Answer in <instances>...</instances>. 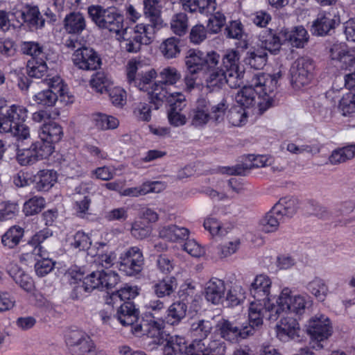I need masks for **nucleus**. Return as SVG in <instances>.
<instances>
[{"label": "nucleus", "mask_w": 355, "mask_h": 355, "mask_svg": "<svg viewBox=\"0 0 355 355\" xmlns=\"http://www.w3.org/2000/svg\"><path fill=\"white\" fill-rule=\"evenodd\" d=\"M94 289L105 291L102 283L101 270L92 272L84 278L83 291H91Z\"/></svg>", "instance_id": "6e6d98bb"}, {"label": "nucleus", "mask_w": 355, "mask_h": 355, "mask_svg": "<svg viewBox=\"0 0 355 355\" xmlns=\"http://www.w3.org/2000/svg\"><path fill=\"white\" fill-rule=\"evenodd\" d=\"M164 322L163 320H142L139 324H136L132 327V331L137 336L146 335L155 339V342L160 343L163 339V329Z\"/></svg>", "instance_id": "4be33fe9"}, {"label": "nucleus", "mask_w": 355, "mask_h": 355, "mask_svg": "<svg viewBox=\"0 0 355 355\" xmlns=\"http://www.w3.org/2000/svg\"><path fill=\"white\" fill-rule=\"evenodd\" d=\"M339 107L344 116L355 114V94L352 92L345 94L340 101Z\"/></svg>", "instance_id": "69168bd1"}, {"label": "nucleus", "mask_w": 355, "mask_h": 355, "mask_svg": "<svg viewBox=\"0 0 355 355\" xmlns=\"http://www.w3.org/2000/svg\"><path fill=\"white\" fill-rule=\"evenodd\" d=\"M42 248H36L35 254L40 257L42 259L37 260L35 263V272L38 276L43 277L50 272L53 268V262L49 258V252L41 254Z\"/></svg>", "instance_id": "603ef678"}, {"label": "nucleus", "mask_w": 355, "mask_h": 355, "mask_svg": "<svg viewBox=\"0 0 355 355\" xmlns=\"http://www.w3.org/2000/svg\"><path fill=\"white\" fill-rule=\"evenodd\" d=\"M280 35L284 37V41H288L296 48H303L309 40V33L302 26H295L291 30L282 29Z\"/></svg>", "instance_id": "393cba45"}, {"label": "nucleus", "mask_w": 355, "mask_h": 355, "mask_svg": "<svg viewBox=\"0 0 355 355\" xmlns=\"http://www.w3.org/2000/svg\"><path fill=\"white\" fill-rule=\"evenodd\" d=\"M51 148L42 146L37 141L32 143L29 148L18 149L17 160L23 166L31 165L38 161L49 158Z\"/></svg>", "instance_id": "aec40b11"}, {"label": "nucleus", "mask_w": 355, "mask_h": 355, "mask_svg": "<svg viewBox=\"0 0 355 355\" xmlns=\"http://www.w3.org/2000/svg\"><path fill=\"white\" fill-rule=\"evenodd\" d=\"M119 259V269L127 275L132 276L141 271L144 259L139 248L127 249L121 254Z\"/></svg>", "instance_id": "a211bd4d"}, {"label": "nucleus", "mask_w": 355, "mask_h": 355, "mask_svg": "<svg viewBox=\"0 0 355 355\" xmlns=\"http://www.w3.org/2000/svg\"><path fill=\"white\" fill-rule=\"evenodd\" d=\"M260 41L264 47L263 49L275 53L280 49L284 37L280 35V32L277 35L270 30H266L260 35Z\"/></svg>", "instance_id": "c03bdc74"}, {"label": "nucleus", "mask_w": 355, "mask_h": 355, "mask_svg": "<svg viewBox=\"0 0 355 355\" xmlns=\"http://www.w3.org/2000/svg\"><path fill=\"white\" fill-rule=\"evenodd\" d=\"M272 209L282 217L290 218L293 217L297 209V202L296 199L291 197H284L281 198L272 207Z\"/></svg>", "instance_id": "58836bf2"}, {"label": "nucleus", "mask_w": 355, "mask_h": 355, "mask_svg": "<svg viewBox=\"0 0 355 355\" xmlns=\"http://www.w3.org/2000/svg\"><path fill=\"white\" fill-rule=\"evenodd\" d=\"M241 245V239L239 237H234L220 244L218 247V256L220 258L230 257L239 250Z\"/></svg>", "instance_id": "864d4df0"}, {"label": "nucleus", "mask_w": 355, "mask_h": 355, "mask_svg": "<svg viewBox=\"0 0 355 355\" xmlns=\"http://www.w3.org/2000/svg\"><path fill=\"white\" fill-rule=\"evenodd\" d=\"M203 226L213 236H222L227 232L222 223L212 216H209L205 219Z\"/></svg>", "instance_id": "0e129e2a"}, {"label": "nucleus", "mask_w": 355, "mask_h": 355, "mask_svg": "<svg viewBox=\"0 0 355 355\" xmlns=\"http://www.w3.org/2000/svg\"><path fill=\"white\" fill-rule=\"evenodd\" d=\"M92 178L103 181L112 180L116 175V168L112 166L97 167L91 171Z\"/></svg>", "instance_id": "774afa93"}, {"label": "nucleus", "mask_w": 355, "mask_h": 355, "mask_svg": "<svg viewBox=\"0 0 355 355\" xmlns=\"http://www.w3.org/2000/svg\"><path fill=\"white\" fill-rule=\"evenodd\" d=\"M158 234L161 239L171 242H178L187 239L189 230L175 225H168L160 226L158 229Z\"/></svg>", "instance_id": "c756f323"}, {"label": "nucleus", "mask_w": 355, "mask_h": 355, "mask_svg": "<svg viewBox=\"0 0 355 355\" xmlns=\"http://www.w3.org/2000/svg\"><path fill=\"white\" fill-rule=\"evenodd\" d=\"M330 13H320L318 18L313 21L311 31L313 35L324 36L333 27V19Z\"/></svg>", "instance_id": "37998d69"}, {"label": "nucleus", "mask_w": 355, "mask_h": 355, "mask_svg": "<svg viewBox=\"0 0 355 355\" xmlns=\"http://www.w3.org/2000/svg\"><path fill=\"white\" fill-rule=\"evenodd\" d=\"M85 26V18L80 12H71L64 19V28L68 33H79Z\"/></svg>", "instance_id": "ea45409f"}, {"label": "nucleus", "mask_w": 355, "mask_h": 355, "mask_svg": "<svg viewBox=\"0 0 355 355\" xmlns=\"http://www.w3.org/2000/svg\"><path fill=\"white\" fill-rule=\"evenodd\" d=\"M112 85L113 82L110 77L103 72L96 73L89 80L91 87L98 94L108 92Z\"/></svg>", "instance_id": "8fccbe9b"}, {"label": "nucleus", "mask_w": 355, "mask_h": 355, "mask_svg": "<svg viewBox=\"0 0 355 355\" xmlns=\"http://www.w3.org/2000/svg\"><path fill=\"white\" fill-rule=\"evenodd\" d=\"M220 55L214 51L206 54L198 49H189L185 55L184 63L187 74L184 78L186 88L191 91L202 84L198 73L206 69H211L218 65Z\"/></svg>", "instance_id": "7ed1b4c3"}, {"label": "nucleus", "mask_w": 355, "mask_h": 355, "mask_svg": "<svg viewBox=\"0 0 355 355\" xmlns=\"http://www.w3.org/2000/svg\"><path fill=\"white\" fill-rule=\"evenodd\" d=\"M142 67L143 62L140 59H130L125 67V78L130 85L148 94L151 82L156 78L157 73L154 69L144 71Z\"/></svg>", "instance_id": "9d476101"}, {"label": "nucleus", "mask_w": 355, "mask_h": 355, "mask_svg": "<svg viewBox=\"0 0 355 355\" xmlns=\"http://www.w3.org/2000/svg\"><path fill=\"white\" fill-rule=\"evenodd\" d=\"M299 323L293 318L284 317L276 325L277 337L283 342L299 337Z\"/></svg>", "instance_id": "5701e85b"}, {"label": "nucleus", "mask_w": 355, "mask_h": 355, "mask_svg": "<svg viewBox=\"0 0 355 355\" xmlns=\"http://www.w3.org/2000/svg\"><path fill=\"white\" fill-rule=\"evenodd\" d=\"M313 64L308 58H299L291 68V83L295 90H300L309 85L312 78Z\"/></svg>", "instance_id": "2eb2a0df"}, {"label": "nucleus", "mask_w": 355, "mask_h": 355, "mask_svg": "<svg viewBox=\"0 0 355 355\" xmlns=\"http://www.w3.org/2000/svg\"><path fill=\"white\" fill-rule=\"evenodd\" d=\"M46 81L49 88L41 90L33 96V101L35 104L42 107H53L58 99L65 105L74 101V96L60 76L49 77Z\"/></svg>", "instance_id": "6e6552de"}, {"label": "nucleus", "mask_w": 355, "mask_h": 355, "mask_svg": "<svg viewBox=\"0 0 355 355\" xmlns=\"http://www.w3.org/2000/svg\"><path fill=\"white\" fill-rule=\"evenodd\" d=\"M260 325L255 324L250 320L245 324L239 320L234 322L222 320L218 322L216 331L223 339L231 343H238L241 340L252 336L254 334L255 327Z\"/></svg>", "instance_id": "ddd939ff"}, {"label": "nucleus", "mask_w": 355, "mask_h": 355, "mask_svg": "<svg viewBox=\"0 0 355 355\" xmlns=\"http://www.w3.org/2000/svg\"><path fill=\"white\" fill-rule=\"evenodd\" d=\"M90 121L94 127L99 130H114L119 125V121L114 116L101 112L91 115Z\"/></svg>", "instance_id": "f704fd0d"}, {"label": "nucleus", "mask_w": 355, "mask_h": 355, "mask_svg": "<svg viewBox=\"0 0 355 355\" xmlns=\"http://www.w3.org/2000/svg\"><path fill=\"white\" fill-rule=\"evenodd\" d=\"M305 329L313 348L320 349L331 335V322L325 315L316 314L306 322Z\"/></svg>", "instance_id": "f8f14e48"}, {"label": "nucleus", "mask_w": 355, "mask_h": 355, "mask_svg": "<svg viewBox=\"0 0 355 355\" xmlns=\"http://www.w3.org/2000/svg\"><path fill=\"white\" fill-rule=\"evenodd\" d=\"M246 294L245 288L240 283H235L228 289L225 301L228 306H237L244 302Z\"/></svg>", "instance_id": "49530a36"}, {"label": "nucleus", "mask_w": 355, "mask_h": 355, "mask_svg": "<svg viewBox=\"0 0 355 355\" xmlns=\"http://www.w3.org/2000/svg\"><path fill=\"white\" fill-rule=\"evenodd\" d=\"M65 345L72 355H89L96 352V345L85 331L74 329H68L64 335Z\"/></svg>", "instance_id": "4468645a"}, {"label": "nucleus", "mask_w": 355, "mask_h": 355, "mask_svg": "<svg viewBox=\"0 0 355 355\" xmlns=\"http://www.w3.org/2000/svg\"><path fill=\"white\" fill-rule=\"evenodd\" d=\"M15 15L19 24L27 23L30 26L37 27L43 26L44 20L42 19L37 7H26L20 12H11Z\"/></svg>", "instance_id": "bb28decb"}, {"label": "nucleus", "mask_w": 355, "mask_h": 355, "mask_svg": "<svg viewBox=\"0 0 355 355\" xmlns=\"http://www.w3.org/2000/svg\"><path fill=\"white\" fill-rule=\"evenodd\" d=\"M63 135L62 126L55 121H49L40 127L38 130L40 140L37 141L42 147L46 146L51 148L49 154L51 155L55 151V144L62 139Z\"/></svg>", "instance_id": "f3484780"}, {"label": "nucleus", "mask_w": 355, "mask_h": 355, "mask_svg": "<svg viewBox=\"0 0 355 355\" xmlns=\"http://www.w3.org/2000/svg\"><path fill=\"white\" fill-rule=\"evenodd\" d=\"M145 15L148 19L147 23H139L132 28L123 30L119 44L124 51L132 53L139 52L142 46L151 44L157 33L166 26L160 12L155 8L146 6Z\"/></svg>", "instance_id": "f257e3e1"}, {"label": "nucleus", "mask_w": 355, "mask_h": 355, "mask_svg": "<svg viewBox=\"0 0 355 355\" xmlns=\"http://www.w3.org/2000/svg\"><path fill=\"white\" fill-rule=\"evenodd\" d=\"M116 319L123 326L135 325L138 320V313L134 305L130 302H124L118 309L116 315Z\"/></svg>", "instance_id": "4c0bfd02"}, {"label": "nucleus", "mask_w": 355, "mask_h": 355, "mask_svg": "<svg viewBox=\"0 0 355 355\" xmlns=\"http://www.w3.org/2000/svg\"><path fill=\"white\" fill-rule=\"evenodd\" d=\"M282 76V73L279 71L273 74L258 73L252 78L250 83L259 94L258 98L261 110H267L272 106V96Z\"/></svg>", "instance_id": "9b49d317"}, {"label": "nucleus", "mask_w": 355, "mask_h": 355, "mask_svg": "<svg viewBox=\"0 0 355 355\" xmlns=\"http://www.w3.org/2000/svg\"><path fill=\"white\" fill-rule=\"evenodd\" d=\"M240 53L235 49H228L222 58L225 71L230 78V87H239L244 77L245 69L240 64Z\"/></svg>", "instance_id": "dca6fc26"}, {"label": "nucleus", "mask_w": 355, "mask_h": 355, "mask_svg": "<svg viewBox=\"0 0 355 355\" xmlns=\"http://www.w3.org/2000/svg\"><path fill=\"white\" fill-rule=\"evenodd\" d=\"M268 54L262 48L249 50L244 59L245 64L255 69H262L267 62Z\"/></svg>", "instance_id": "79ce46f5"}, {"label": "nucleus", "mask_w": 355, "mask_h": 355, "mask_svg": "<svg viewBox=\"0 0 355 355\" xmlns=\"http://www.w3.org/2000/svg\"><path fill=\"white\" fill-rule=\"evenodd\" d=\"M47 66L46 62L42 59L31 58L27 64V73L29 76L40 78L47 72Z\"/></svg>", "instance_id": "bf43d9fd"}, {"label": "nucleus", "mask_w": 355, "mask_h": 355, "mask_svg": "<svg viewBox=\"0 0 355 355\" xmlns=\"http://www.w3.org/2000/svg\"><path fill=\"white\" fill-rule=\"evenodd\" d=\"M72 61L75 66L83 70H96L101 65V59L92 48L81 46L72 55Z\"/></svg>", "instance_id": "6ab92c4d"}, {"label": "nucleus", "mask_w": 355, "mask_h": 355, "mask_svg": "<svg viewBox=\"0 0 355 355\" xmlns=\"http://www.w3.org/2000/svg\"><path fill=\"white\" fill-rule=\"evenodd\" d=\"M177 286L176 278L173 276H170L156 282L153 286V290L157 297L162 298L171 296L177 288Z\"/></svg>", "instance_id": "e433bc0d"}, {"label": "nucleus", "mask_w": 355, "mask_h": 355, "mask_svg": "<svg viewBox=\"0 0 355 355\" xmlns=\"http://www.w3.org/2000/svg\"><path fill=\"white\" fill-rule=\"evenodd\" d=\"M139 295V288L137 286L125 285L120 290L114 293L110 296V299L107 300V304L110 305L112 300L119 298L121 301L130 300L135 298Z\"/></svg>", "instance_id": "4d7b16f0"}, {"label": "nucleus", "mask_w": 355, "mask_h": 355, "mask_svg": "<svg viewBox=\"0 0 355 355\" xmlns=\"http://www.w3.org/2000/svg\"><path fill=\"white\" fill-rule=\"evenodd\" d=\"M272 208L261 220L260 227L262 231L270 233L276 232L278 230L280 223L284 220Z\"/></svg>", "instance_id": "3c124183"}, {"label": "nucleus", "mask_w": 355, "mask_h": 355, "mask_svg": "<svg viewBox=\"0 0 355 355\" xmlns=\"http://www.w3.org/2000/svg\"><path fill=\"white\" fill-rule=\"evenodd\" d=\"M45 205V200L42 197L35 196L24 205L23 211L26 216H32L39 213Z\"/></svg>", "instance_id": "e2e57ef3"}, {"label": "nucleus", "mask_w": 355, "mask_h": 355, "mask_svg": "<svg viewBox=\"0 0 355 355\" xmlns=\"http://www.w3.org/2000/svg\"><path fill=\"white\" fill-rule=\"evenodd\" d=\"M225 291L226 288L224 281L213 277L205 284V298L213 304H220L225 301Z\"/></svg>", "instance_id": "b1692460"}, {"label": "nucleus", "mask_w": 355, "mask_h": 355, "mask_svg": "<svg viewBox=\"0 0 355 355\" xmlns=\"http://www.w3.org/2000/svg\"><path fill=\"white\" fill-rule=\"evenodd\" d=\"M274 304L267 316L270 320L276 321L279 318L288 313L302 315L304 313L308 300L305 295H293L292 290L287 286L283 287L275 297Z\"/></svg>", "instance_id": "423d86ee"}, {"label": "nucleus", "mask_w": 355, "mask_h": 355, "mask_svg": "<svg viewBox=\"0 0 355 355\" xmlns=\"http://www.w3.org/2000/svg\"><path fill=\"white\" fill-rule=\"evenodd\" d=\"M58 180L57 172L51 169H42L34 175L35 187L38 191H48Z\"/></svg>", "instance_id": "c85d7f7f"}, {"label": "nucleus", "mask_w": 355, "mask_h": 355, "mask_svg": "<svg viewBox=\"0 0 355 355\" xmlns=\"http://www.w3.org/2000/svg\"><path fill=\"white\" fill-rule=\"evenodd\" d=\"M207 76L206 77V84L207 87L211 89H220L226 83L230 86V78L225 71L219 69L217 67L211 69H206Z\"/></svg>", "instance_id": "c9c22d12"}, {"label": "nucleus", "mask_w": 355, "mask_h": 355, "mask_svg": "<svg viewBox=\"0 0 355 355\" xmlns=\"http://www.w3.org/2000/svg\"><path fill=\"white\" fill-rule=\"evenodd\" d=\"M209 102L204 98H199L196 107L192 112V123L196 126H202L209 122L211 118Z\"/></svg>", "instance_id": "2f4dec72"}, {"label": "nucleus", "mask_w": 355, "mask_h": 355, "mask_svg": "<svg viewBox=\"0 0 355 355\" xmlns=\"http://www.w3.org/2000/svg\"><path fill=\"white\" fill-rule=\"evenodd\" d=\"M152 230L150 225L146 224L144 220L138 219L132 223L130 234L134 238L142 240L150 236Z\"/></svg>", "instance_id": "13d9d810"}, {"label": "nucleus", "mask_w": 355, "mask_h": 355, "mask_svg": "<svg viewBox=\"0 0 355 355\" xmlns=\"http://www.w3.org/2000/svg\"><path fill=\"white\" fill-rule=\"evenodd\" d=\"M8 273L23 290L28 293L32 292L34 288V282L32 277L17 263H11L8 268Z\"/></svg>", "instance_id": "a878e982"}, {"label": "nucleus", "mask_w": 355, "mask_h": 355, "mask_svg": "<svg viewBox=\"0 0 355 355\" xmlns=\"http://www.w3.org/2000/svg\"><path fill=\"white\" fill-rule=\"evenodd\" d=\"M159 78L160 81L151 82L148 92L150 101L156 108L162 105L165 101H174V99L177 98V101H185L186 98L182 93L170 92L167 89V86L175 85L180 80L182 75L178 69L174 67H164L159 72Z\"/></svg>", "instance_id": "39448f33"}, {"label": "nucleus", "mask_w": 355, "mask_h": 355, "mask_svg": "<svg viewBox=\"0 0 355 355\" xmlns=\"http://www.w3.org/2000/svg\"><path fill=\"white\" fill-rule=\"evenodd\" d=\"M17 203L2 202L0 203V221H6L15 217L19 212Z\"/></svg>", "instance_id": "338daca9"}, {"label": "nucleus", "mask_w": 355, "mask_h": 355, "mask_svg": "<svg viewBox=\"0 0 355 355\" xmlns=\"http://www.w3.org/2000/svg\"><path fill=\"white\" fill-rule=\"evenodd\" d=\"M189 304L180 300L173 302L167 309V320L171 324H178L187 315Z\"/></svg>", "instance_id": "a19ab883"}, {"label": "nucleus", "mask_w": 355, "mask_h": 355, "mask_svg": "<svg viewBox=\"0 0 355 355\" xmlns=\"http://www.w3.org/2000/svg\"><path fill=\"white\" fill-rule=\"evenodd\" d=\"M92 243V239L90 234L83 231H78L73 236L70 245L75 249L78 250H87L89 249Z\"/></svg>", "instance_id": "052dcab7"}, {"label": "nucleus", "mask_w": 355, "mask_h": 355, "mask_svg": "<svg viewBox=\"0 0 355 355\" xmlns=\"http://www.w3.org/2000/svg\"><path fill=\"white\" fill-rule=\"evenodd\" d=\"M160 343L163 345L164 355H181L186 348L185 340L178 336H166Z\"/></svg>", "instance_id": "72a5a7b5"}, {"label": "nucleus", "mask_w": 355, "mask_h": 355, "mask_svg": "<svg viewBox=\"0 0 355 355\" xmlns=\"http://www.w3.org/2000/svg\"><path fill=\"white\" fill-rule=\"evenodd\" d=\"M88 13L92 20L100 28L108 30L119 37L123 34V17L115 8H104L101 6H92L88 8Z\"/></svg>", "instance_id": "1a4fd4ad"}, {"label": "nucleus", "mask_w": 355, "mask_h": 355, "mask_svg": "<svg viewBox=\"0 0 355 355\" xmlns=\"http://www.w3.org/2000/svg\"><path fill=\"white\" fill-rule=\"evenodd\" d=\"M213 329L212 322L209 320H199L191 325V331L195 339L187 349L188 355H225V346L220 340L209 341L207 336Z\"/></svg>", "instance_id": "20e7f679"}, {"label": "nucleus", "mask_w": 355, "mask_h": 355, "mask_svg": "<svg viewBox=\"0 0 355 355\" xmlns=\"http://www.w3.org/2000/svg\"><path fill=\"white\" fill-rule=\"evenodd\" d=\"M171 29L177 35H184L188 28V18L186 14L180 12L173 15L170 22Z\"/></svg>", "instance_id": "5fc2aeb1"}, {"label": "nucleus", "mask_w": 355, "mask_h": 355, "mask_svg": "<svg viewBox=\"0 0 355 355\" xmlns=\"http://www.w3.org/2000/svg\"><path fill=\"white\" fill-rule=\"evenodd\" d=\"M170 103V108L167 112L168 123L173 127H180L185 125L187 122V117L182 112L186 106L185 101H179L174 99V101H166Z\"/></svg>", "instance_id": "cd10ccee"}, {"label": "nucleus", "mask_w": 355, "mask_h": 355, "mask_svg": "<svg viewBox=\"0 0 355 355\" xmlns=\"http://www.w3.org/2000/svg\"><path fill=\"white\" fill-rule=\"evenodd\" d=\"M255 115L252 111H249L240 105L231 108L228 112L227 118L230 123L234 126H241L245 124L250 116Z\"/></svg>", "instance_id": "09e8293b"}, {"label": "nucleus", "mask_w": 355, "mask_h": 355, "mask_svg": "<svg viewBox=\"0 0 355 355\" xmlns=\"http://www.w3.org/2000/svg\"><path fill=\"white\" fill-rule=\"evenodd\" d=\"M66 276L71 285L73 286V289L78 294H82L83 282L84 280L83 273L76 267L69 269L66 273Z\"/></svg>", "instance_id": "680f3d73"}, {"label": "nucleus", "mask_w": 355, "mask_h": 355, "mask_svg": "<svg viewBox=\"0 0 355 355\" xmlns=\"http://www.w3.org/2000/svg\"><path fill=\"white\" fill-rule=\"evenodd\" d=\"M180 300L189 304V311L197 312L200 309V297L195 295V286L191 282H185L178 291Z\"/></svg>", "instance_id": "473e14b6"}, {"label": "nucleus", "mask_w": 355, "mask_h": 355, "mask_svg": "<svg viewBox=\"0 0 355 355\" xmlns=\"http://www.w3.org/2000/svg\"><path fill=\"white\" fill-rule=\"evenodd\" d=\"M159 51L166 59H173L178 56L181 49L180 40L171 37L165 39L159 45Z\"/></svg>", "instance_id": "de8ad7c7"}, {"label": "nucleus", "mask_w": 355, "mask_h": 355, "mask_svg": "<svg viewBox=\"0 0 355 355\" xmlns=\"http://www.w3.org/2000/svg\"><path fill=\"white\" fill-rule=\"evenodd\" d=\"M28 112L23 105L13 104L9 106L5 114H0V132H10L18 141L30 139V128L24 123Z\"/></svg>", "instance_id": "0eeeda50"}, {"label": "nucleus", "mask_w": 355, "mask_h": 355, "mask_svg": "<svg viewBox=\"0 0 355 355\" xmlns=\"http://www.w3.org/2000/svg\"><path fill=\"white\" fill-rule=\"evenodd\" d=\"M259 92L255 90L250 83L249 85L244 86L236 95V102L242 107L252 111L256 115L263 114L266 110H261L259 106Z\"/></svg>", "instance_id": "412c9836"}, {"label": "nucleus", "mask_w": 355, "mask_h": 355, "mask_svg": "<svg viewBox=\"0 0 355 355\" xmlns=\"http://www.w3.org/2000/svg\"><path fill=\"white\" fill-rule=\"evenodd\" d=\"M24 229L18 225L10 227L1 236L2 245L9 249L17 246L24 236Z\"/></svg>", "instance_id": "a18cd8bd"}, {"label": "nucleus", "mask_w": 355, "mask_h": 355, "mask_svg": "<svg viewBox=\"0 0 355 355\" xmlns=\"http://www.w3.org/2000/svg\"><path fill=\"white\" fill-rule=\"evenodd\" d=\"M184 10L189 12H199L201 14L211 15L216 9V0H181Z\"/></svg>", "instance_id": "7c9ffc66"}, {"label": "nucleus", "mask_w": 355, "mask_h": 355, "mask_svg": "<svg viewBox=\"0 0 355 355\" xmlns=\"http://www.w3.org/2000/svg\"><path fill=\"white\" fill-rule=\"evenodd\" d=\"M272 279L266 274L257 275L249 286V293L253 297L250 303L248 316L255 324H262L263 318L268 315L271 306L277 295L271 294Z\"/></svg>", "instance_id": "f03ea898"}]
</instances>
